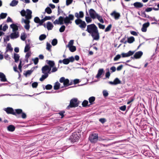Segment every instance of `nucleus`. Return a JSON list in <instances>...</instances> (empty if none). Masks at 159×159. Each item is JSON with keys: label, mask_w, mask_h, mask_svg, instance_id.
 I'll list each match as a JSON object with an SVG mask.
<instances>
[{"label": "nucleus", "mask_w": 159, "mask_h": 159, "mask_svg": "<svg viewBox=\"0 0 159 159\" xmlns=\"http://www.w3.org/2000/svg\"><path fill=\"white\" fill-rule=\"evenodd\" d=\"M21 63H22L21 61H20V62L18 66V69L20 70V72H21V68H22Z\"/></svg>", "instance_id": "obj_61"}, {"label": "nucleus", "mask_w": 159, "mask_h": 159, "mask_svg": "<svg viewBox=\"0 0 159 159\" xmlns=\"http://www.w3.org/2000/svg\"><path fill=\"white\" fill-rule=\"evenodd\" d=\"M45 11L48 14H50L52 12V10L49 7H47L45 9Z\"/></svg>", "instance_id": "obj_38"}, {"label": "nucleus", "mask_w": 159, "mask_h": 159, "mask_svg": "<svg viewBox=\"0 0 159 159\" xmlns=\"http://www.w3.org/2000/svg\"><path fill=\"white\" fill-rule=\"evenodd\" d=\"M79 139V137L77 135L76 133H73L72 135H71L70 138L72 142H75L76 141Z\"/></svg>", "instance_id": "obj_14"}, {"label": "nucleus", "mask_w": 159, "mask_h": 159, "mask_svg": "<svg viewBox=\"0 0 159 159\" xmlns=\"http://www.w3.org/2000/svg\"><path fill=\"white\" fill-rule=\"evenodd\" d=\"M110 70H112V72H114L116 70V68L115 66H112Z\"/></svg>", "instance_id": "obj_64"}, {"label": "nucleus", "mask_w": 159, "mask_h": 159, "mask_svg": "<svg viewBox=\"0 0 159 159\" xmlns=\"http://www.w3.org/2000/svg\"><path fill=\"white\" fill-rule=\"evenodd\" d=\"M103 72V69H99L98 71V73L96 76V77L98 79L102 75Z\"/></svg>", "instance_id": "obj_25"}, {"label": "nucleus", "mask_w": 159, "mask_h": 159, "mask_svg": "<svg viewBox=\"0 0 159 159\" xmlns=\"http://www.w3.org/2000/svg\"><path fill=\"white\" fill-rule=\"evenodd\" d=\"M88 101L87 100H84L82 103V105L83 107H86L88 104Z\"/></svg>", "instance_id": "obj_49"}, {"label": "nucleus", "mask_w": 159, "mask_h": 159, "mask_svg": "<svg viewBox=\"0 0 159 159\" xmlns=\"http://www.w3.org/2000/svg\"><path fill=\"white\" fill-rule=\"evenodd\" d=\"M8 28L7 25L6 24L3 27L2 25H0V36L4 34V33L2 31H5Z\"/></svg>", "instance_id": "obj_12"}, {"label": "nucleus", "mask_w": 159, "mask_h": 159, "mask_svg": "<svg viewBox=\"0 0 159 159\" xmlns=\"http://www.w3.org/2000/svg\"><path fill=\"white\" fill-rule=\"evenodd\" d=\"M26 11L25 10H22L20 12L22 16H25Z\"/></svg>", "instance_id": "obj_54"}, {"label": "nucleus", "mask_w": 159, "mask_h": 159, "mask_svg": "<svg viewBox=\"0 0 159 159\" xmlns=\"http://www.w3.org/2000/svg\"><path fill=\"white\" fill-rule=\"evenodd\" d=\"M7 13H2L0 15V20L5 18L7 16Z\"/></svg>", "instance_id": "obj_37"}, {"label": "nucleus", "mask_w": 159, "mask_h": 159, "mask_svg": "<svg viewBox=\"0 0 159 159\" xmlns=\"http://www.w3.org/2000/svg\"><path fill=\"white\" fill-rule=\"evenodd\" d=\"M26 35L25 33H23L21 34L20 38L23 41H24L26 37Z\"/></svg>", "instance_id": "obj_35"}, {"label": "nucleus", "mask_w": 159, "mask_h": 159, "mask_svg": "<svg viewBox=\"0 0 159 159\" xmlns=\"http://www.w3.org/2000/svg\"><path fill=\"white\" fill-rule=\"evenodd\" d=\"M30 45L28 44H26L25 47L24 52H28L30 50Z\"/></svg>", "instance_id": "obj_32"}, {"label": "nucleus", "mask_w": 159, "mask_h": 159, "mask_svg": "<svg viewBox=\"0 0 159 159\" xmlns=\"http://www.w3.org/2000/svg\"><path fill=\"white\" fill-rule=\"evenodd\" d=\"M57 43V41L56 39H54L52 42L51 43L53 46H55Z\"/></svg>", "instance_id": "obj_42"}, {"label": "nucleus", "mask_w": 159, "mask_h": 159, "mask_svg": "<svg viewBox=\"0 0 159 159\" xmlns=\"http://www.w3.org/2000/svg\"><path fill=\"white\" fill-rule=\"evenodd\" d=\"M38 85V83L36 82H34L32 84V86L33 88H36Z\"/></svg>", "instance_id": "obj_50"}, {"label": "nucleus", "mask_w": 159, "mask_h": 159, "mask_svg": "<svg viewBox=\"0 0 159 159\" xmlns=\"http://www.w3.org/2000/svg\"><path fill=\"white\" fill-rule=\"evenodd\" d=\"M37 66L33 67H32L30 70H27L25 74V75L26 76H28L30 75L31 74L32 72L34 71V70L36 69L37 68Z\"/></svg>", "instance_id": "obj_18"}, {"label": "nucleus", "mask_w": 159, "mask_h": 159, "mask_svg": "<svg viewBox=\"0 0 159 159\" xmlns=\"http://www.w3.org/2000/svg\"><path fill=\"white\" fill-rule=\"evenodd\" d=\"M134 40V38L133 36L129 37L128 38V42L130 43H133Z\"/></svg>", "instance_id": "obj_29"}, {"label": "nucleus", "mask_w": 159, "mask_h": 159, "mask_svg": "<svg viewBox=\"0 0 159 159\" xmlns=\"http://www.w3.org/2000/svg\"><path fill=\"white\" fill-rule=\"evenodd\" d=\"M72 1L73 0H66V5L67 6H68L72 3Z\"/></svg>", "instance_id": "obj_52"}, {"label": "nucleus", "mask_w": 159, "mask_h": 159, "mask_svg": "<svg viewBox=\"0 0 159 159\" xmlns=\"http://www.w3.org/2000/svg\"><path fill=\"white\" fill-rule=\"evenodd\" d=\"M75 16L78 18H82L84 16V14L83 11H80L79 13H75Z\"/></svg>", "instance_id": "obj_23"}, {"label": "nucleus", "mask_w": 159, "mask_h": 159, "mask_svg": "<svg viewBox=\"0 0 159 159\" xmlns=\"http://www.w3.org/2000/svg\"><path fill=\"white\" fill-rule=\"evenodd\" d=\"M73 43L74 40H71L69 42L68 44L66 46V47L69 48V50L72 52H73L76 50V47L73 45Z\"/></svg>", "instance_id": "obj_8"}, {"label": "nucleus", "mask_w": 159, "mask_h": 159, "mask_svg": "<svg viewBox=\"0 0 159 159\" xmlns=\"http://www.w3.org/2000/svg\"><path fill=\"white\" fill-rule=\"evenodd\" d=\"M18 3V1L16 0H13L10 3V5L11 6L14 7L17 5Z\"/></svg>", "instance_id": "obj_34"}, {"label": "nucleus", "mask_w": 159, "mask_h": 159, "mask_svg": "<svg viewBox=\"0 0 159 159\" xmlns=\"http://www.w3.org/2000/svg\"><path fill=\"white\" fill-rule=\"evenodd\" d=\"M92 18L89 16L85 17V20L87 23H91L92 21Z\"/></svg>", "instance_id": "obj_36"}, {"label": "nucleus", "mask_w": 159, "mask_h": 159, "mask_svg": "<svg viewBox=\"0 0 159 159\" xmlns=\"http://www.w3.org/2000/svg\"><path fill=\"white\" fill-rule=\"evenodd\" d=\"M65 25H62L59 29V31L61 32H62L64 31L65 29Z\"/></svg>", "instance_id": "obj_47"}, {"label": "nucleus", "mask_w": 159, "mask_h": 159, "mask_svg": "<svg viewBox=\"0 0 159 159\" xmlns=\"http://www.w3.org/2000/svg\"><path fill=\"white\" fill-rule=\"evenodd\" d=\"M59 81L61 83H63L64 87H67L69 85V80L68 79H66L64 77L60 78Z\"/></svg>", "instance_id": "obj_9"}, {"label": "nucleus", "mask_w": 159, "mask_h": 159, "mask_svg": "<svg viewBox=\"0 0 159 159\" xmlns=\"http://www.w3.org/2000/svg\"><path fill=\"white\" fill-rule=\"evenodd\" d=\"M123 67V66L122 65H121L118 66L117 68V70L118 71H120V70H121L122 69Z\"/></svg>", "instance_id": "obj_62"}, {"label": "nucleus", "mask_w": 159, "mask_h": 159, "mask_svg": "<svg viewBox=\"0 0 159 159\" xmlns=\"http://www.w3.org/2000/svg\"><path fill=\"white\" fill-rule=\"evenodd\" d=\"M96 18H97L101 23H103L104 22L103 20L102 17L99 15L98 14L97 15Z\"/></svg>", "instance_id": "obj_40"}, {"label": "nucleus", "mask_w": 159, "mask_h": 159, "mask_svg": "<svg viewBox=\"0 0 159 159\" xmlns=\"http://www.w3.org/2000/svg\"><path fill=\"white\" fill-rule=\"evenodd\" d=\"M52 88V86L50 84H48L45 86V88L47 90L51 89Z\"/></svg>", "instance_id": "obj_51"}, {"label": "nucleus", "mask_w": 159, "mask_h": 159, "mask_svg": "<svg viewBox=\"0 0 159 159\" xmlns=\"http://www.w3.org/2000/svg\"><path fill=\"white\" fill-rule=\"evenodd\" d=\"M20 58L19 55L16 53H15L14 54V58L15 59V62H17Z\"/></svg>", "instance_id": "obj_28"}, {"label": "nucleus", "mask_w": 159, "mask_h": 159, "mask_svg": "<svg viewBox=\"0 0 159 159\" xmlns=\"http://www.w3.org/2000/svg\"><path fill=\"white\" fill-rule=\"evenodd\" d=\"M46 37V36L44 34H42L40 35L39 37V39L40 40H42L44 39Z\"/></svg>", "instance_id": "obj_39"}, {"label": "nucleus", "mask_w": 159, "mask_h": 159, "mask_svg": "<svg viewBox=\"0 0 159 159\" xmlns=\"http://www.w3.org/2000/svg\"><path fill=\"white\" fill-rule=\"evenodd\" d=\"M99 27L101 29H103L105 28V26L101 24L98 23V24Z\"/></svg>", "instance_id": "obj_59"}, {"label": "nucleus", "mask_w": 159, "mask_h": 159, "mask_svg": "<svg viewBox=\"0 0 159 159\" xmlns=\"http://www.w3.org/2000/svg\"><path fill=\"white\" fill-rule=\"evenodd\" d=\"M47 63L50 66V68L53 67L55 65V63L53 61H47Z\"/></svg>", "instance_id": "obj_30"}, {"label": "nucleus", "mask_w": 159, "mask_h": 159, "mask_svg": "<svg viewBox=\"0 0 159 159\" xmlns=\"http://www.w3.org/2000/svg\"><path fill=\"white\" fill-rule=\"evenodd\" d=\"M53 25L50 22L48 21L47 23L46 27L48 30H52L53 28Z\"/></svg>", "instance_id": "obj_22"}, {"label": "nucleus", "mask_w": 159, "mask_h": 159, "mask_svg": "<svg viewBox=\"0 0 159 159\" xmlns=\"http://www.w3.org/2000/svg\"><path fill=\"white\" fill-rule=\"evenodd\" d=\"M89 139L92 143H96L98 139V135L97 134H92L89 136Z\"/></svg>", "instance_id": "obj_6"}, {"label": "nucleus", "mask_w": 159, "mask_h": 159, "mask_svg": "<svg viewBox=\"0 0 159 159\" xmlns=\"http://www.w3.org/2000/svg\"><path fill=\"white\" fill-rule=\"evenodd\" d=\"M126 108V107L124 105L120 107V109L122 111H125Z\"/></svg>", "instance_id": "obj_57"}, {"label": "nucleus", "mask_w": 159, "mask_h": 159, "mask_svg": "<svg viewBox=\"0 0 159 159\" xmlns=\"http://www.w3.org/2000/svg\"><path fill=\"white\" fill-rule=\"evenodd\" d=\"M12 50V48L11 47V46L10 44H8L7 45V51H11Z\"/></svg>", "instance_id": "obj_43"}, {"label": "nucleus", "mask_w": 159, "mask_h": 159, "mask_svg": "<svg viewBox=\"0 0 159 159\" xmlns=\"http://www.w3.org/2000/svg\"><path fill=\"white\" fill-rule=\"evenodd\" d=\"M134 53V51H130L126 53H122L121 54L122 57H129L133 55Z\"/></svg>", "instance_id": "obj_16"}, {"label": "nucleus", "mask_w": 159, "mask_h": 159, "mask_svg": "<svg viewBox=\"0 0 159 159\" xmlns=\"http://www.w3.org/2000/svg\"><path fill=\"white\" fill-rule=\"evenodd\" d=\"M4 110L8 114H11L14 115H16V113L20 114L22 112V110L21 109H17L15 110V111L11 107H7L5 108Z\"/></svg>", "instance_id": "obj_4"}, {"label": "nucleus", "mask_w": 159, "mask_h": 159, "mask_svg": "<svg viewBox=\"0 0 159 159\" xmlns=\"http://www.w3.org/2000/svg\"><path fill=\"white\" fill-rule=\"evenodd\" d=\"M10 27L12 29V32L11 34L10 37L12 39H16L19 37V34L18 31V27L16 25L12 24Z\"/></svg>", "instance_id": "obj_3"}, {"label": "nucleus", "mask_w": 159, "mask_h": 159, "mask_svg": "<svg viewBox=\"0 0 159 159\" xmlns=\"http://www.w3.org/2000/svg\"><path fill=\"white\" fill-rule=\"evenodd\" d=\"M22 21L24 22L25 24V25L24 26L25 29L26 30H29L30 28V20L22 19Z\"/></svg>", "instance_id": "obj_11"}, {"label": "nucleus", "mask_w": 159, "mask_h": 159, "mask_svg": "<svg viewBox=\"0 0 159 159\" xmlns=\"http://www.w3.org/2000/svg\"><path fill=\"white\" fill-rule=\"evenodd\" d=\"M63 63L65 64H68L69 63V61L68 60V59H64L63 60Z\"/></svg>", "instance_id": "obj_44"}, {"label": "nucleus", "mask_w": 159, "mask_h": 159, "mask_svg": "<svg viewBox=\"0 0 159 159\" xmlns=\"http://www.w3.org/2000/svg\"><path fill=\"white\" fill-rule=\"evenodd\" d=\"M54 17L53 16H45L44 17V20H50L52 18Z\"/></svg>", "instance_id": "obj_56"}, {"label": "nucleus", "mask_w": 159, "mask_h": 159, "mask_svg": "<svg viewBox=\"0 0 159 159\" xmlns=\"http://www.w3.org/2000/svg\"><path fill=\"white\" fill-rule=\"evenodd\" d=\"M79 105V102L76 98L72 99L70 102V105L68 106L67 108L70 107H77Z\"/></svg>", "instance_id": "obj_5"}, {"label": "nucleus", "mask_w": 159, "mask_h": 159, "mask_svg": "<svg viewBox=\"0 0 159 159\" xmlns=\"http://www.w3.org/2000/svg\"><path fill=\"white\" fill-rule=\"evenodd\" d=\"M51 70V68H50V67L47 65H46L43 67L42 69V73L43 74H48V73H50Z\"/></svg>", "instance_id": "obj_10"}, {"label": "nucleus", "mask_w": 159, "mask_h": 159, "mask_svg": "<svg viewBox=\"0 0 159 159\" xmlns=\"http://www.w3.org/2000/svg\"><path fill=\"white\" fill-rule=\"evenodd\" d=\"M0 78L1 81L2 82L7 81L5 75L2 72H0Z\"/></svg>", "instance_id": "obj_24"}, {"label": "nucleus", "mask_w": 159, "mask_h": 159, "mask_svg": "<svg viewBox=\"0 0 159 159\" xmlns=\"http://www.w3.org/2000/svg\"><path fill=\"white\" fill-rule=\"evenodd\" d=\"M7 129L9 131L13 132L15 129V127L12 125H10L7 127Z\"/></svg>", "instance_id": "obj_27"}, {"label": "nucleus", "mask_w": 159, "mask_h": 159, "mask_svg": "<svg viewBox=\"0 0 159 159\" xmlns=\"http://www.w3.org/2000/svg\"><path fill=\"white\" fill-rule=\"evenodd\" d=\"M34 21L36 23H39L40 19L38 17H36L34 18Z\"/></svg>", "instance_id": "obj_48"}, {"label": "nucleus", "mask_w": 159, "mask_h": 159, "mask_svg": "<svg viewBox=\"0 0 159 159\" xmlns=\"http://www.w3.org/2000/svg\"><path fill=\"white\" fill-rule=\"evenodd\" d=\"M51 47L52 46L50 43H47L46 48L48 50L50 51Z\"/></svg>", "instance_id": "obj_53"}, {"label": "nucleus", "mask_w": 159, "mask_h": 159, "mask_svg": "<svg viewBox=\"0 0 159 159\" xmlns=\"http://www.w3.org/2000/svg\"><path fill=\"white\" fill-rule=\"evenodd\" d=\"M149 22H148L143 24L141 28V31L144 32H146L147 30V28L149 26Z\"/></svg>", "instance_id": "obj_19"}, {"label": "nucleus", "mask_w": 159, "mask_h": 159, "mask_svg": "<svg viewBox=\"0 0 159 159\" xmlns=\"http://www.w3.org/2000/svg\"><path fill=\"white\" fill-rule=\"evenodd\" d=\"M74 15L72 14H70L68 16H66L65 18L60 16L58 19H56L54 21L53 23L55 25H62L64 23L66 25H67L69 24H71V21L74 20Z\"/></svg>", "instance_id": "obj_1"}, {"label": "nucleus", "mask_w": 159, "mask_h": 159, "mask_svg": "<svg viewBox=\"0 0 159 159\" xmlns=\"http://www.w3.org/2000/svg\"><path fill=\"white\" fill-rule=\"evenodd\" d=\"M32 12L29 9H27L26 10V15L25 16V19L30 20L32 18Z\"/></svg>", "instance_id": "obj_15"}, {"label": "nucleus", "mask_w": 159, "mask_h": 159, "mask_svg": "<svg viewBox=\"0 0 159 159\" xmlns=\"http://www.w3.org/2000/svg\"><path fill=\"white\" fill-rule=\"evenodd\" d=\"M143 54V53L142 51H138L135 53L134 55V57L136 59H139L141 57Z\"/></svg>", "instance_id": "obj_20"}, {"label": "nucleus", "mask_w": 159, "mask_h": 159, "mask_svg": "<svg viewBox=\"0 0 159 159\" xmlns=\"http://www.w3.org/2000/svg\"><path fill=\"white\" fill-rule=\"evenodd\" d=\"M111 27L112 25L111 24L109 25L105 29V32H107L109 31L111 28Z\"/></svg>", "instance_id": "obj_45"}, {"label": "nucleus", "mask_w": 159, "mask_h": 159, "mask_svg": "<svg viewBox=\"0 0 159 159\" xmlns=\"http://www.w3.org/2000/svg\"><path fill=\"white\" fill-rule=\"evenodd\" d=\"M134 5L136 8H140L142 7L143 6L142 3L138 2L134 3Z\"/></svg>", "instance_id": "obj_26"}, {"label": "nucleus", "mask_w": 159, "mask_h": 159, "mask_svg": "<svg viewBox=\"0 0 159 159\" xmlns=\"http://www.w3.org/2000/svg\"><path fill=\"white\" fill-rule=\"evenodd\" d=\"M68 59L69 61V62H73L74 61L75 59L74 57L72 56L71 57H70Z\"/></svg>", "instance_id": "obj_58"}, {"label": "nucleus", "mask_w": 159, "mask_h": 159, "mask_svg": "<svg viewBox=\"0 0 159 159\" xmlns=\"http://www.w3.org/2000/svg\"><path fill=\"white\" fill-rule=\"evenodd\" d=\"M75 24L81 28H84L86 26V24L85 21H82L80 19H78L75 20Z\"/></svg>", "instance_id": "obj_7"}, {"label": "nucleus", "mask_w": 159, "mask_h": 159, "mask_svg": "<svg viewBox=\"0 0 159 159\" xmlns=\"http://www.w3.org/2000/svg\"><path fill=\"white\" fill-rule=\"evenodd\" d=\"M95 98L94 97H91L89 98V101L91 104L93 103V102L94 101Z\"/></svg>", "instance_id": "obj_41"}, {"label": "nucleus", "mask_w": 159, "mask_h": 159, "mask_svg": "<svg viewBox=\"0 0 159 159\" xmlns=\"http://www.w3.org/2000/svg\"><path fill=\"white\" fill-rule=\"evenodd\" d=\"M121 57L120 55L119 54L117 55L114 58V61H117L120 59Z\"/></svg>", "instance_id": "obj_46"}, {"label": "nucleus", "mask_w": 159, "mask_h": 159, "mask_svg": "<svg viewBox=\"0 0 159 159\" xmlns=\"http://www.w3.org/2000/svg\"><path fill=\"white\" fill-rule=\"evenodd\" d=\"M108 83L111 85H116L118 84H120L121 83V81L118 78H116L114 80L113 82L109 81Z\"/></svg>", "instance_id": "obj_17"}, {"label": "nucleus", "mask_w": 159, "mask_h": 159, "mask_svg": "<svg viewBox=\"0 0 159 159\" xmlns=\"http://www.w3.org/2000/svg\"><path fill=\"white\" fill-rule=\"evenodd\" d=\"M111 15L113 16L115 19H118L120 16V14L115 11H114L111 14Z\"/></svg>", "instance_id": "obj_21"}, {"label": "nucleus", "mask_w": 159, "mask_h": 159, "mask_svg": "<svg viewBox=\"0 0 159 159\" xmlns=\"http://www.w3.org/2000/svg\"><path fill=\"white\" fill-rule=\"evenodd\" d=\"M130 33L131 34L134 35V36H137L138 35V34L137 32L134 31H131Z\"/></svg>", "instance_id": "obj_60"}, {"label": "nucleus", "mask_w": 159, "mask_h": 159, "mask_svg": "<svg viewBox=\"0 0 159 159\" xmlns=\"http://www.w3.org/2000/svg\"><path fill=\"white\" fill-rule=\"evenodd\" d=\"M86 31L91 34L93 40L99 39V35L97 28L94 24H92L88 25Z\"/></svg>", "instance_id": "obj_2"}, {"label": "nucleus", "mask_w": 159, "mask_h": 159, "mask_svg": "<svg viewBox=\"0 0 159 159\" xmlns=\"http://www.w3.org/2000/svg\"><path fill=\"white\" fill-rule=\"evenodd\" d=\"M44 75L42 76L41 77L40 79V80L41 81H43L48 76V74H44Z\"/></svg>", "instance_id": "obj_33"}, {"label": "nucleus", "mask_w": 159, "mask_h": 159, "mask_svg": "<svg viewBox=\"0 0 159 159\" xmlns=\"http://www.w3.org/2000/svg\"><path fill=\"white\" fill-rule=\"evenodd\" d=\"M33 60L34 61V64L36 65L38 63L39 59L38 58L36 57L35 58L33 59Z\"/></svg>", "instance_id": "obj_55"}, {"label": "nucleus", "mask_w": 159, "mask_h": 159, "mask_svg": "<svg viewBox=\"0 0 159 159\" xmlns=\"http://www.w3.org/2000/svg\"><path fill=\"white\" fill-rule=\"evenodd\" d=\"M60 86V84L58 82H57L54 84V89L55 90L58 89L59 88Z\"/></svg>", "instance_id": "obj_31"}, {"label": "nucleus", "mask_w": 159, "mask_h": 159, "mask_svg": "<svg viewBox=\"0 0 159 159\" xmlns=\"http://www.w3.org/2000/svg\"><path fill=\"white\" fill-rule=\"evenodd\" d=\"M89 12L90 16L92 18L94 19L96 18L98 14L96 13L94 10L92 9H90Z\"/></svg>", "instance_id": "obj_13"}, {"label": "nucleus", "mask_w": 159, "mask_h": 159, "mask_svg": "<svg viewBox=\"0 0 159 159\" xmlns=\"http://www.w3.org/2000/svg\"><path fill=\"white\" fill-rule=\"evenodd\" d=\"M103 95L105 97L107 96L108 95V93L106 91H103Z\"/></svg>", "instance_id": "obj_63"}]
</instances>
